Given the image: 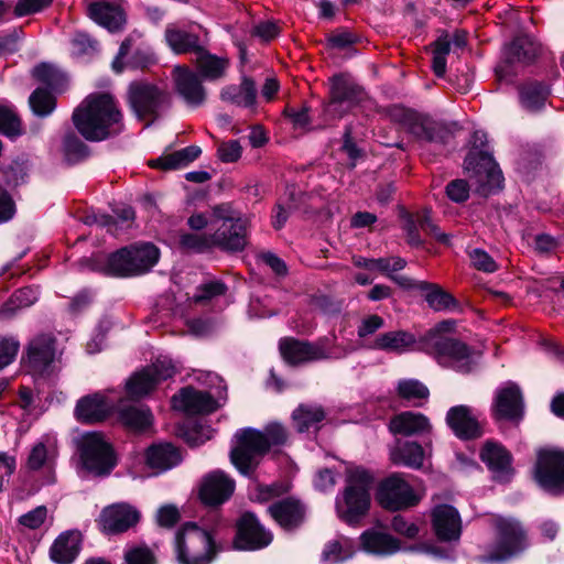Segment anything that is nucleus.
<instances>
[{
  "label": "nucleus",
  "mask_w": 564,
  "mask_h": 564,
  "mask_svg": "<svg viewBox=\"0 0 564 564\" xmlns=\"http://www.w3.org/2000/svg\"><path fill=\"white\" fill-rule=\"evenodd\" d=\"M77 131L88 141H101L123 129L122 113L115 98L107 93L88 95L73 113Z\"/></svg>",
  "instance_id": "f257e3e1"
},
{
  "label": "nucleus",
  "mask_w": 564,
  "mask_h": 564,
  "mask_svg": "<svg viewBox=\"0 0 564 564\" xmlns=\"http://www.w3.org/2000/svg\"><path fill=\"white\" fill-rule=\"evenodd\" d=\"M455 326L453 319L436 324L421 337L420 349L432 356L440 366L468 373L475 365L473 350L467 344L452 336Z\"/></svg>",
  "instance_id": "f03ea898"
},
{
  "label": "nucleus",
  "mask_w": 564,
  "mask_h": 564,
  "mask_svg": "<svg viewBox=\"0 0 564 564\" xmlns=\"http://www.w3.org/2000/svg\"><path fill=\"white\" fill-rule=\"evenodd\" d=\"M235 437L237 444L230 452L231 463L242 475L251 476L272 446L285 444L288 433L283 425L271 423L263 431L241 429Z\"/></svg>",
  "instance_id": "7ed1b4c3"
},
{
  "label": "nucleus",
  "mask_w": 564,
  "mask_h": 564,
  "mask_svg": "<svg viewBox=\"0 0 564 564\" xmlns=\"http://www.w3.org/2000/svg\"><path fill=\"white\" fill-rule=\"evenodd\" d=\"M346 481L343 496L336 499V510L341 519L351 523L365 516L369 509L372 476L364 468H349Z\"/></svg>",
  "instance_id": "20e7f679"
},
{
  "label": "nucleus",
  "mask_w": 564,
  "mask_h": 564,
  "mask_svg": "<svg viewBox=\"0 0 564 564\" xmlns=\"http://www.w3.org/2000/svg\"><path fill=\"white\" fill-rule=\"evenodd\" d=\"M496 539L486 545L480 563H500L510 560L527 547L525 532L519 521L511 518L495 519Z\"/></svg>",
  "instance_id": "39448f33"
},
{
  "label": "nucleus",
  "mask_w": 564,
  "mask_h": 564,
  "mask_svg": "<svg viewBox=\"0 0 564 564\" xmlns=\"http://www.w3.org/2000/svg\"><path fill=\"white\" fill-rule=\"evenodd\" d=\"M175 553L178 564H209L214 557V541L209 532L186 523L176 533Z\"/></svg>",
  "instance_id": "423d86ee"
},
{
  "label": "nucleus",
  "mask_w": 564,
  "mask_h": 564,
  "mask_svg": "<svg viewBox=\"0 0 564 564\" xmlns=\"http://www.w3.org/2000/svg\"><path fill=\"white\" fill-rule=\"evenodd\" d=\"M465 170L475 191L482 196H488L502 187V173L487 151L470 150L465 159Z\"/></svg>",
  "instance_id": "0eeeda50"
},
{
  "label": "nucleus",
  "mask_w": 564,
  "mask_h": 564,
  "mask_svg": "<svg viewBox=\"0 0 564 564\" xmlns=\"http://www.w3.org/2000/svg\"><path fill=\"white\" fill-rule=\"evenodd\" d=\"M128 101L139 119H155L161 110L171 106V95L156 85L135 80L128 87Z\"/></svg>",
  "instance_id": "6e6552de"
},
{
  "label": "nucleus",
  "mask_w": 564,
  "mask_h": 564,
  "mask_svg": "<svg viewBox=\"0 0 564 564\" xmlns=\"http://www.w3.org/2000/svg\"><path fill=\"white\" fill-rule=\"evenodd\" d=\"M79 453L83 467L95 476H107L117 465L111 445L97 432L82 436Z\"/></svg>",
  "instance_id": "1a4fd4ad"
},
{
  "label": "nucleus",
  "mask_w": 564,
  "mask_h": 564,
  "mask_svg": "<svg viewBox=\"0 0 564 564\" xmlns=\"http://www.w3.org/2000/svg\"><path fill=\"white\" fill-rule=\"evenodd\" d=\"M279 348L283 359L290 365H301L341 356L334 350L333 340L328 337L319 338L314 343L285 337L280 340Z\"/></svg>",
  "instance_id": "9d476101"
},
{
  "label": "nucleus",
  "mask_w": 564,
  "mask_h": 564,
  "mask_svg": "<svg viewBox=\"0 0 564 564\" xmlns=\"http://www.w3.org/2000/svg\"><path fill=\"white\" fill-rule=\"evenodd\" d=\"M534 479L547 492L564 494V451L541 448L536 454Z\"/></svg>",
  "instance_id": "9b49d317"
},
{
  "label": "nucleus",
  "mask_w": 564,
  "mask_h": 564,
  "mask_svg": "<svg viewBox=\"0 0 564 564\" xmlns=\"http://www.w3.org/2000/svg\"><path fill=\"white\" fill-rule=\"evenodd\" d=\"M364 98V91L349 76L339 74L330 78L329 101L325 108L328 116L340 119Z\"/></svg>",
  "instance_id": "f8f14e48"
},
{
  "label": "nucleus",
  "mask_w": 564,
  "mask_h": 564,
  "mask_svg": "<svg viewBox=\"0 0 564 564\" xmlns=\"http://www.w3.org/2000/svg\"><path fill=\"white\" fill-rule=\"evenodd\" d=\"M176 368L167 357H159L142 371L134 373L126 383L127 393L132 399H139L148 394L154 387L166 379L172 378Z\"/></svg>",
  "instance_id": "ddd939ff"
},
{
  "label": "nucleus",
  "mask_w": 564,
  "mask_h": 564,
  "mask_svg": "<svg viewBox=\"0 0 564 564\" xmlns=\"http://www.w3.org/2000/svg\"><path fill=\"white\" fill-rule=\"evenodd\" d=\"M377 500L384 509L397 511L417 505L421 496L400 475H392L380 485Z\"/></svg>",
  "instance_id": "4468645a"
},
{
  "label": "nucleus",
  "mask_w": 564,
  "mask_h": 564,
  "mask_svg": "<svg viewBox=\"0 0 564 564\" xmlns=\"http://www.w3.org/2000/svg\"><path fill=\"white\" fill-rule=\"evenodd\" d=\"M272 542V534L267 531L251 512L241 516L237 524L235 547L243 551H253L268 546Z\"/></svg>",
  "instance_id": "2eb2a0df"
},
{
  "label": "nucleus",
  "mask_w": 564,
  "mask_h": 564,
  "mask_svg": "<svg viewBox=\"0 0 564 564\" xmlns=\"http://www.w3.org/2000/svg\"><path fill=\"white\" fill-rule=\"evenodd\" d=\"M141 518L140 511L126 502L113 503L102 509L98 523L102 532L118 534L134 527Z\"/></svg>",
  "instance_id": "dca6fc26"
},
{
  "label": "nucleus",
  "mask_w": 564,
  "mask_h": 564,
  "mask_svg": "<svg viewBox=\"0 0 564 564\" xmlns=\"http://www.w3.org/2000/svg\"><path fill=\"white\" fill-rule=\"evenodd\" d=\"M173 80L176 94L187 106L197 108L204 105L207 93L197 73L177 65L173 68Z\"/></svg>",
  "instance_id": "f3484780"
},
{
  "label": "nucleus",
  "mask_w": 564,
  "mask_h": 564,
  "mask_svg": "<svg viewBox=\"0 0 564 564\" xmlns=\"http://www.w3.org/2000/svg\"><path fill=\"white\" fill-rule=\"evenodd\" d=\"M492 415L497 420L519 421L523 416V399L519 387L507 382L496 391Z\"/></svg>",
  "instance_id": "a211bd4d"
},
{
  "label": "nucleus",
  "mask_w": 564,
  "mask_h": 564,
  "mask_svg": "<svg viewBox=\"0 0 564 564\" xmlns=\"http://www.w3.org/2000/svg\"><path fill=\"white\" fill-rule=\"evenodd\" d=\"M235 490V480L220 470L207 474L200 482L199 498L207 506H219L227 501Z\"/></svg>",
  "instance_id": "6ab92c4d"
},
{
  "label": "nucleus",
  "mask_w": 564,
  "mask_h": 564,
  "mask_svg": "<svg viewBox=\"0 0 564 564\" xmlns=\"http://www.w3.org/2000/svg\"><path fill=\"white\" fill-rule=\"evenodd\" d=\"M394 118L399 120L403 128L410 133L426 141L438 140L444 130L443 124L433 120L431 117L410 109L397 110Z\"/></svg>",
  "instance_id": "aec40b11"
},
{
  "label": "nucleus",
  "mask_w": 564,
  "mask_h": 564,
  "mask_svg": "<svg viewBox=\"0 0 564 564\" xmlns=\"http://www.w3.org/2000/svg\"><path fill=\"white\" fill-rule=\"evenodd\" d=\"M446 422L459 438L471 440L482 435L479 414L470 406L462 404L451 408L446 414Z\"/></svg>",
  "instance_id": "412c9836"
},
{
  "label": "nucleus",
  "mask_w": 564,
  "mask_h": 564,
  "mask_svg": "<svg viewBox=\"0 0 564 564\" xmlns=\"http://www.w3.org/2000/svg\"><path fill=\"white\" fill-rule=\"evenodd\" d=\"M56 340L51 334H39L28 344L25 362L37 373L44 372L55 360Z\"/></svg>",
  "instance_id": "4be33fe9"
},
{
  "label": "nucleus",
  "mask_w": 564,
  "mask_h": 564,
  "mask_svg": "<svg viewBox=\"0 0 564 564\" xmlns=\"http://www.w3.org/2000/svg\"><path fill=\"white\" fill-rule=\"evenodd\" d=\"M173 408L187 414H208L217 409V402L205 391L183 388L172 398Z\"/></svg>",
  "instance_id": "5701e85b"
},
{
  "label": "nucleus",
  "mask_w": 564,
  "mask_h": 564,
  "mask_svg": "<svg viewBox=\"0 0 564 564\" xmlns=\"http://www.w3.org/2000/svg\"><path fill=\"white\" fill-rule=\"evenodd\" d=\"M140 35H129L120 45L117 56L111 63L115 73L120 74L126 66L143 68L152 62L151 54L142 46L135 44Z\"/></svg>",
  "instance_id": "b1692460"
},
{
  "label": "nucleus",
  "mask_w": 564,
  "mask_h": 564,
  "mask_svg": "<svg viewBox=\"0 0 564 564\" xmlns=\"http://www.w3.org/2000/svg\"><path fill=\"white\" fill-rule=\"evenodd\" d=\"M432 524L438 540L457 541L462 533V519L449 505L436 506L432 511Z\"/></svg>",
  "instance_id": "393cba45"
},
{
  "label": "nucleus",
  "mask_w": 564,
  "mask_h": 564,
  "mask_svg": "<svg viewBox=\"0 0 564 564\" xmlns=\"http://www.w3.org/2000/svg\"><path fill=\"white\" fill-rule=\"evenodd\" d=\"M214 245L225 251H241L248 242V223L236 219L227 226H219L213 234Z\"/></svg>",
  "instance_id": "a878e982"
},
{
  "label": "nucleus",
  "mask_w": 564,
  "mask_h": 564,
  "mask_svg": "<svg viewBox=\"0 0 564 564\" xmlns=\"http://www.w3.org/2000/svg\"><path fill=\"white\" fill-rule=\"evenodd\" d=\"M113 408L101 393L85 395L77 401L75 417L82 423H96L105 420Z\"/></svg>",
  "instance_id": "bb28decb"
},
{
  "label": "nucleus",
  "mask_w": 564,
  "mask_h": 564,
  "mask_svg": "<svg viewBox=\"0 0 564 564\" xmlns=\"http://www.w3.org/2000/svg\"><path fill=\"white\" fill-rule=\"evenodd\" d=\"M416 343L415 336L410 332L391 330L378 335L372 341L364 344V347L401 355L413 350Z\"/></svg>",
  "instance_id": "cd10ccee"
},
{
  "label": "nucleus",
  "mask_w": 564,
  "mask_h": 564,
  "mask_svg": "<svg viewBox=\"0 0 564 564\" xmlns=\"http://www.w3.org/2000/svg\"><path fill=\"white\" fill-rule=\"evenodd\" d=\"M481 460L494 474L495 479L507 481L512 475L511 455L499 444L487 442L480 453Z\"/></svg>",
  "instance_id": "c85d7f7f"
},
{
  "label": "nucleus",
  "mask_w": 564,
  "mask_h": 564,
  "mask_svg": "<svg viewBox=\"0 0 564 564\" xmlns=\"http://www.w3.org/2000/svg\"><path fill=\"white\" fill-rule=\"evenodd\" d=\"M86 262L91 270L102 272L107 275H134L128 248H122L108 257L97 256L94 259L86 260Z\"/></svg>",
  "instance_id": "c756f323"
},
{
  "label": "nucleus",
  "mask_w": 564,
  "mask_h": 564,
  "mask_svg": "<svg viewBox=\"0 0 564 564\" xmlns=\"http://www.w3.org/2000/svg\"><path fill=\"white\" fill-rule=\"evenodd\" d=\"M182 460L177 447L170 443H160L150 446L145 452V464L155 474L166 471L177 466Z\"/></svg>",
  "instance_id": "7c9ffc66"
},
{
  "label": "nucleus",
  "mask_w": 564,
  "mask_h": 564,
  "mask_svg": "<svg viewBox=\"0 0 564 564\" xmlns=\"http://www.w3.org/2000/svg\"><path fill=\"white\" fill-rule=\"evenodd\" d=\"M389 429L393 434L412 436L430 433L432 425L424 414L405 411L391 419Z\"/></svg>",
  "instance_id": "2f4dec72"
},
{
  "label": "nucleus",
  "mask_w": 564,
  "mask_h": 564,
  "mask_svg": "<svg viewBox=\"0 0 564 564\" xmlns=\"http://www.w3.org/2000/svg\"><path fill=\"white\" fill-rule=\"evenodd\" d=\"M88 15L110 32L119 31L126 22L124 12L120 6L108 1L90 3L88 6Z\"/></svg>",
  "instance_id": "473e14b6"
},
{
  "label": "nucleus",
  "mask_w": 564,
  "mask_h": 564,
  "mask_svg": "<svg viewBox=\"0 0 564 564\" xmlns=\"http://www.w3.org/2000/svg\"><path fill=\"white\" fill-rule=\"evenodd\" d=\"M80 542L77 531L61 533L50 547V558L55 564H72L79 554Z\"/></svg>",
  "instance_id": "72a5a7b5"
},
{
  "label": "nucleus",
  "mask_w": 564,
  "mask_h": 564,
  "mask_svg": "<svg viewBox=\"0 0 564 564\" xmlns=\"http://www.w3.org/2000/svg\"><path fill=\"white\" fill-rule=\"evenodd\" d=\"M389 456L394 465L420 469L423 466L426 453L423 446L416 442L398 441L390 448Z\"/></svg>",
  "instance_id": "f704fd0d"
},
{
  "label": "nucleus",
  "mask_w": 564,
  "mask_h": 564,
  "mask_svg": "<svg viewBox=\"0 0 564 564\" xmlns=\"http://www.w3.org/2000/svg\"><path fill=\"white\" fill-rule=\"evenodd\" d=\"M271 517L284 529L299 527L304 519V507L295 499H283L269 507Z\"/></svg>",
  "instance_id": "c9c22d12"
},
{
  "label": "nucleus",
  "mask_w": 564,
  "mask_h": 564,
  "mask_svg": "<svg viewBox=\"0 0 564 564\" xmlns=\"http://www.w3.org/2000/svg\"><path fill=\"white\" fill-rule=\"evenodd\" d=\"M452 44L458 48H463L466 45L465 32L456 31L452 39L444 35L433 43L432 68L437 77H443L446 73V56L451 52Z\"/></svg>",
  "instance_id": "e433bc0d"
},
{
  "label": "nucleus",
  "mask_w": 564,
  "mask_h": 564,
  "mask_svg": "<svg viewBox=\"0 0 564 564\" xmlns=\"http://www.w3.org/2000/svg\"><path fill=\"white\" fill-rule=\"evenodd\" d=\"M195 65L198 76L206 80H217L225 76L229 59L210 54L204 46L195 54Z\"/></svg>",
  "instance_id": "4c0bfd02"
},
{
  "label": "nucleus",
  "mask_w": 564,
  "mask_h": 564,
  "mask_svg": "<svg viewBox=\"0 0 564 564\" xmlns=\"http://www.w3.org/2000/svg\"><path fill=\"white\" fill-rule=\"evenodd\" d=\"M165 40L171 50L176 54H196L203 47L197 34L180 29L173 24L166 26Z\"/></svg>",
  "instance_id": "58836bf2"
},
{
  "label": "nucleus",
  "mask_w": 564,
  "mask_h": 564,
  "mask_svg": "<svg viewBox=\"0 0 564 564\" xmlns=\"http://www.w3.org/2000/svg\"><path fill=\"white\" fill-rule=\"evenodd\" d=\"M57 456L56 438L52 435H43L31 448L26 467L30 470H39L55 460Z\"/></svg>",
  "instance_id": "ea45409f"
},
{
  "label": "nucleus",
  "mask_w": 564,
  "mask_h": 564,
  "mask_svg": "<svg viewBox=\"0 0 564 564\" xmlns=\"http://www.w3.org/2000/svg\"><path fill=\"white\" fill-rule=\"evenodd\" d=\"M360 540L364 550L368 553L390 555L400 550L399 540L386 532L369 530L361 534Z\"/></svg>",
  "instance_id": "a19ab883"
},
{
  "label": "nucleus",
  "mask_w": 564,
  "mask_h": 564,
  "mask_svg": "<svg viewBox=\"0 0 564 564\" xmlns=\"http://www.w3.org/2000/svg\"><path fill=\"white\" fill-rule=\"evenodd\" d=\"M221 100L239 107H252L256 104L257 88L251 78L243 77L240 85H229L220 91Z\"/></svg>",
  "instance_id": "79ce46f5"
},
{
  "label": "nucleus",
  "mask_w": 564,
  "mask_h": 564,
  "mask_svg": "<svg viewBox=\"0 0 564 564\" xmlns=\"http://www.w3.org/2000/svg\"><path fill=\"white\" fill-rule=\"evenodd\" d=\"M202 153L197 145H189L182 150L163 154L162 156L152 160L150 166L161 170L170 171L187 166L191 162L196 160Z\"/></svg>",
  "instance_id": "37998d69"
},
{
  "label": "nucleus",
  "mask_w": 564,
  "mask_h": 564,
  "mask_svg": "<svg viewBox=\"0 0 564 564\" xmlns=\"http://www.w3.org/2000/svg\"><path fill=\"white\" fill-rule=\"evenodd\" d=\"M128 249L134 275L149 271L159 260V249L152 243L135 245Z\"/></svg>",
  "instance_id": "c03bdc74"
},
{
  "label": "nucleus",
  "mask_w": 564,
  "mask_h": 564,
  "mask_svg": "<svg viewBox=\"0 0 564 564\" xmlns=\"http://www.w3.org/2000/svg\"><path fill=\"white\" fill-rule=\"evenodd\" d=\"M37 299L39 292L36 289L32 286L19 289L0 308V317L10 318L17 313L18 310L31 306L37 301Z\"/></svg>",
  "instance_id": "a18cd8bd"
},
{
  "label": "nucleus",
  "mask_w": 564,
  "mask_h": 564,
  "mask_svg": "<svg viewBox=\"0 0 564 564\" xmlns=\"http://www.w3.org/2000/svg\"><path fill=\"white\" fill-rule=\"evenodd\" d=\"M355 551L348 539L333 540L325 544L321 554L323 564H339L352 557Z\"/></svg>",
  "instance_id": "49530a36"
},
{
  "label": "nucleus",
  "mask_w": 564,
  "mask_h": 564,
  "mask_svg": "<svg viewBox=\"0 0 564 564\" xmlns=\"http://www.w3.org/2000/svg\"><path fill=\"white\" fill-rule=\"evenodd\" d=\"M292 419L297 431L303 433L322 422L325 419V412L316 404H300L293 411Z\"/></svg>",
  "instance_id": "de8ad7c7"
},
{
  "label": "nucleus",
  "mask_w": 564,
  "mask_h": 564,
  "mask_svg": "<svg viewBox=\"0 0 564 564\" xmlns=\"http://www.w3.org/2000/svg\"><path fill=\"white\" fill-rule=\"evenodd\" d=\"M549 88L541 83H529L520 89V101L523 108L534 112L540 110L549 96Z\"/></svg>",
  "instance_id": "09e8293b"
},
{
  "label": "nucleus",
  "mask_w": 564,
  "mask_h": 564,
  "mask_svg": "<svg viewBox=\"0 0 564 564\" xmlns=\"http://www.w3.org/2000/svg\"><path fill=\"white\" fill-rule=\"evenodd\" d=\"M115 217L109 215L94 216L93 220L87 217L88 224H97L101 227H106L109 232L116 235L118 232V226L129 227L134 219V210L130 206H122L113 210Z\"/></svg>",
  "instance_id": "8fccbe9b"
},
{
  "label": "nucleus",
  "mask_w": 564,
  "mask_h": 564,
  "mask_svg": "<svg viewBox=\"0 0 564 564\" xmlns=\"http://www.w3.org/2000/svg\"><path fill=\"white\" fill-rule=\"evenodd\" d=\"M119 419L123 425L133 431H144L152 424L153 417L148 408L131 405L120 411Z\"/></svg>",
  "instance_id": "3c124183"
},
{
  "label": "nucleus",
  "mask_w": 564,
  "mask_h": 564,
  "mask_svg": "<svg viewBox=\"0 0 564 564\" xmlns=\"http://www.w3.org/2000/svg\"><path fill=\"white\" fill-rule=\"evenodd\" d=\"M539 54L538 45L528 36L513 40L507 47L506 55L510 63L531 62Z\"/></svg>",
  "instance_id": "603ef678"
},
{
  "label": "nucleus",
  "mask_w": 564,
  "mask_h": 564,
  "mask_svg": "<svg viewBox=\"0 0 564 564\" xmlns=\"http://www.w3.org/2000/svg\"><path fill=\"white\" fill-rule=\"evenodd\" d=\"M32 75L36 80L55 91L63 90L66 84L65 74L52 64L42 63L35 66Z\"/></svg>",
  "instance_id": "864d4df0"
},
{
  "label": "nucleus",
  "mask_w": 564,
  "mask_h": 564,
  "mask_svg": "<svg viewBox=\"0 0 564 564\" xmlns=\"http://www.w3.org/2000/svg\"><path fill=\"white\" fill-rule=\"evenodd\" d=\"M397 393L401 399L421 404L429 398L430 391L425 384L416 379H402L397 384Z\"/></svg>",
  "instance_id": "5fc2aeb1"
},
{
  "label": "nucleus",
  "mask_w": 564,
  "mask_h": 564,
  "mask_svg": "<svg viewBox=\"0 0 564 564\" xmlns=\"http://www.w3.org/2000/svg\"><path fill=\"white\" fill-rule=\"evenodd\" d=\"M0 132L10 138L22 133L20 119L13 107L7 102H0Z\"/></svg>",
  "instance_id": "6e6d98bb"
},
{
  "label": "nucleus",
  "mask_w": 564,
  "mask_h": 564,
  "mask_svg": "<svg viewBox=\"0 0 564 564\" xmlns=\"http://www.w3.org/2000/svg\"><path fill=\"white\" fill-rule=\"evenodd\" d=\"M29 104L34 115L39 117L51 115L56 106L54 96L43 88H37L31 94Z\"/></svg>",
  "instance_id": "4d7b16f0"
},
{
  "label": "nucleus",
  "mask_w": 564,
  "mask_h": 564,
  "mask_svg": "<svg viewBox=\"0 0 564 564\" xmlns=\"http://www.w3.org/2000/svg\"><path fill=\"white\" fill-rule=\"evenodd\" d=\"M180 247L189 252H203L215 245L213 235L188 232L180 236Z\"/></svg>",
  "instance_id": "13d9d810"
},
{
  "label": "nucleus",
  "mask_w": 564,
  "mask_h": 564,
  "mask_svg": "<svg viewBox=\"0 0 564 564\" xmlns=\"http://www.w3.org/2000/svg\"><path fill=\"white\" fill-rule=\"evenodd\" d=\"M422 291H426L425 300L430 307L435 311L449 310L456 305L455 300L449 293L442 291L434 284L429 283V286L422 289Z\"/></svg>",
  "instance_id": "bf43d9fd"
},
{
  "label": "nucleus",
  "mask_w": 564,
  "mask_h": 564,
  "mask_svg": "<svg viewBox=\"0 0 564 564\" xmlns=\"http://www.w3.org/2000/svg\"><path fill=\"white\" fill-rule=\"evenodd\" d=\"M1 170L8 185L15 186L26 181L28 165L25 161H12L10 164L3 165Z\"/></svg>",
  "instance_id": "052dcab7"
},
{
  "label": "nucleus",
  "mask_w": 564,
  "mask_h": 564,
  "mask_svg": "<svg viewBox=\"0 0 564 564\" xmlns=\"http://www.w3.org/2000/svg\"><path fill=\"white\" fill-rule=\"evenodd\" d=\"M64 155L70 163L87 156V147L75 134H67L64 139Z\"/></svg>",
  "instance_id": "680f3d73"
},
{
  "label": "nucleus",
  "mask_w": 564,
  "mask_h": 564,
  "mask_svg": "<svg viewBox=\"0 0 564 564\" xmlns=\"http://www.w3.org/2000/svg\"><path fill=\"white\" fill-rule=\"evenodd\" d=\"M53 0H18L13 14L15 18H23L42 12L52 4Z\"/></svg>",
  "instance_id": "e2e57ef3"
},
{
  "label": "nucleus",
  "mask_w": 564,
  "mask_h": 564,
  "mask_svg": "<svg viewBox=\"0 0 564 564\" xmlns=\"http://www.w3.org/2000/svg\"><path fill=\"white\" fill-rule=\"evenodd\" d=\"M127 564H156L153 551L147 545L129 547L124 553Z\"/></svg>",
  "instance_id": "0e129e2a"
},
{
  "label": "nucleus",
  "mask_w": 564,
  "mask_h": 564,
  "mask_svg": "<svg viewBox=\"0 0 564 564\" xmlns=\"http://www.w3.org/2000/svg\"><path fill=\"white\" fill-rule=\"evenodd\" d=\"M226 292V285L220 281H210L197 288L193 295L194 303H204Z\"/></svg>",
  "instance_id": "69168bd1"
},
{
  "label": "nucleus",
  "mask_w": 564,
  "mask_h": 564,
  "mask_svg": "<svg viewBox=\"0 0 564 564\" xmlns=\"http://www.w3.org/2000/svg\"><path fill=\"white\" fill-rule=\"evenodd\" d=\"M471 265L482 272L494 273L499 269V265L494 258L482 249H474L469 252Z\"/></svg>",
  "instance_id": "338daca9"
},
{
  "label": "nucleus",
  "mask_w": 564,
  "mask_h": 564,
  "mask_svg": "<svg viewBox=\"0 0 564 564\" xmlns=\"http://www.w3.org/2000/svg\"><path fill=\"white\" fill-rule=\"evenodd\" d=\"M70 45L73 55L83 56L97 51L98 43L86 33L78 32L72 37Z\"/></svg>",
  "instance_id": "774afa93"
}]
</instances>
